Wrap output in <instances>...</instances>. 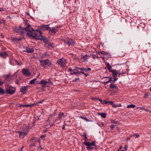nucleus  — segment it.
I'll use <instances>...</instances> for the list:
<instances>
[{
  "mask_svg": "<svg viewBox=\"0 0 151 151\" xmlns=\"http://www.w3.org/2000/svg\"><path fill=\"white\" fill-rule=\"evenodd\" d=\"M143 25L144 26V27H142L141 26V25H139V26H137V27L139 29L142 28L143 30L144 28V27L145 26L144 24H143Z\"/></svg>",
  "mask_w": 151,
  "mask_h": 151,
  "instance_id": "c9c22d12",
  "label": "nucleus"
},
{
  "mask_svg": "<svg viewBox=\"0 0 151 151\" xmlns=\"http://www.w3.org/2000/svg\"><path fill=\"white\" fill-rule=\"evenodd\" d=\"M13 29L14 32L19 34V31L20 30V26L19 27H14Z\"/></svg>",
  "mask_w": 151,
  "mask_h": 151,
  "instance_id": "6ab92c4d",
  "label": "nucleus"
},
{
  "mask_svg": "<svg viewBox=\"0 0 151 151\" xmlns=\"http://www.w3.org/2000/svg\"><path fill=\"white\" fill-rule=\"evenodd\" d=\"M5 80L6 81H9L10 78L11 77V75L9 74L5 76Z\"/></svg>",
  "mask_w": 151,
  "mask_h": 151,
  "instance_id": "a878e982",
  "label": "nucleus"
},
{
  "mask_svg": "<svg viewBox=\"0 0 151 151\" xmlns=\"http://www.w3.org/2000/svg\"><path fill=\"white\" fill-rule=\"evenodd\" d=\"M117 79H118L117 78H116V77H114V80H113V81L114 82H115V81H117Z\"/></svg>",
  "mask_w": 151,
  "mask_h": 151,
  "instance_id": "bf43d9fd",
  "label": "nucleus"
},
{
  "mask_svg": "<svg viewBox=\"0 0 151 151\" xmlns=\"http://www.w3.org/2000/svg\"><path fill=\"white\" fill-rule=\"evenodd\" d=\"M112 107L114 108H116V107H118V106L117 105L115 104L114 103V102H113V104H112Z\"/></svg>",
  "mask_w": 151,
  "mask_h": 151,
  "instance_id": "a19ab883",
  "label": "nucleus"
},
{
  "mask_svg": "<svg viewBox=\"0 0 151 151\" xmlns=\"http://www.w3.org/2000/svg\"><path fill=\"white\" fill-rule=\"evenodd\" d=\"M81 71H85L86 72V68H81Z\"/></svg>",
  "mask_w": 151,
  "mask_h": 151,
  "instance_id": "c03bdc74",
  "label": "nucleus"
},
{
  "mask_svg": "<svg viewBox=\"0 0 151 151\" xmlns=\"http://www.w3.org/2000/svg\"><path fill=\"white\" fill-rule=\"evenodd\" d=\"M100 53L102 55H106L108 54V52H105V51H100Z\"/></svg>",
  "mask_w": 151,
  "mask_h": 151,
  "instance_id": "f704fd0d",
  "label": "nucleus"
},
{
  "mask_svg": "<svg viewBox=\"0 0 151 151\" xmlns=\"http://www.w3.org/2000/svg\"><path fill=\"white\" fill-rule=\"evenodd\" d=\"M25 24L27 25V27H25L27 28L29 31V32L26 34L27 36L32 37L36 40H43L45 42V45L46 46L47 44L48 40L42 36V32L39 29L36 30V31L38 32L40 34V35L39 36H38L36 33L32 32V31L34 32L35 30L31 27V25L28 22V21L27 20L25 21Z\"/></svg>",
  "mask_w": 151,
  "mask_h": 151,
  "instance_id": "f257e3e1",
  "label": "nucleus"
},
{
  "mask_svg": "<svg viewBox=\"0 0 151 151\" xmlns=\"http://www.w3.org/2000/svg\"><path fill=\"white\" fill-rule=\"evenodd\" d=\"M81 73L80 72L78 71H76V72H71L70 73L71 75H77V74H80Z\"/></svg>",
  "mask_w": 151,
  "mask_h": 151,
  "instance_id": "393cba45",
  "label": "nucleus"
},
{
  "mask_svg": "<svg viewBox=\"0 0 151 151\" xmlns=\"http://www.w3.org/2000/svg\"><path fill=\"white\" fill-rule=\"evenodd\" d=\"M75 68H76V69H77V71H78V70H81V68H79V67H77V66L75 67Z\"/></svg>",
  "mask_w": 151,
  "mask_h": 151,
  "instance_id": "864d4df0",
  "label": "nucleus"
},
{
  "mask_svg": "<svg viewBox=\"0 0 151 151\" xmlns=\"http://www.w3.org/2000/svg\"><path fill=\"white\" fill-rule=\"evenodd\" d=\"M113 101H109V103L110 104L112 105V104H113Z\"/></svg>",
  "mask_w": 151,
  "mask_h": 151,
  "instance_id": "69168bd1",
  "label": "nucleus"
},
{
  "mask_svg": "<svg viewBox=\"0 0 151 151\" xmlns=\"http://www.w3.org/2000/svg\"><path fill=\"white\" fill-rule=\"evenodd\" d=\"M36 80V78H35L31 80L30 81L29 83L31 84H32L35 83V81Z\"/></svg>",
  "mask_w": 151,
  "mask_h": 151,
  "instance_id": "72a5a7b5",
  "label": "nucleus"
},
{
  "mask_svg": "<svg viewBox=\"0 0 151 151\" xmlns=\"http://www.w3.org/2000/svg\"><path fill=\"white\" fill-rule=\"evenodd\" d=\"M16 90L15 88L12 87H6V92L8 94H14Z\"/></svg>",
  "mask_w": 151,
  "mask_h": 151,
  "instance_id": "39448f33",
  "label": "nucleus"
},
{
  "mask_svg": "<svg viewBox=\"0 0 151 151\" xmlns=\"http://www.w3.org/2000/svg\"><path fill=\"white\" fill-rule=\"evenodd\" d=\"M56 63L58 64L61 67L63 68L65 67L66 65V61L65 58H62L59 59Z\"/></svg>",
  "mask_w": 151,
  "mask_h": 151,
  "instance_id": "20e7f679",
  "label": "nucleus"
},
{
  "mask_svg": "<svg viewBox=\"0 0 151 151\" xmlns=\"http://www.w3.org/2000/svg\"><path fill=\"white\" fill-rule=\"evenodd\" d=\"M8 56V53L6 52H0V57L4 58H6Z\"/></svg>",
  "mask_w": 151,
  "mask_h": 151,
  "instance_id": "ddd939ff",
  "label": "nucleus"
},
{
  "mask_svg": "<svg viewBox=\"0 0 151 151\" xmlns=\"http://www.w3.org/2000/svg\"><path fill=\"white\" fill-rule=\"evenodd\" d=\"M4 90L1 88H0V94H4L5 93Z\"/></svg>",
  "mask_w": 151,
  "mask_h": 151,
  "instance_id": "c756f323",
  "label": "nucleus"
},
{
  "mask_svg": "<svg viewBox=\"0 0 151 151\" xmlns=\"http://www.w3.org/2000/svg\"><path fill=\"white\" fill-rule=\"evenodd\" d=\"M81 58L82 59H83L84 60H86L88 58V56L87 55H85L82 56L81 57Z\"/></svg>",
  "mask_w": 151,
  "mask_h": 151,
  "instance_id": "7c9ffc66",
  "label": "nucleus"
},
{
  "mask_svg": "<svg viewBox=\"0 0 151 151\" xmlns=\"http://www.w3.org/2000/svg\"><path fill=\"white\" fill-rule=\"evenodd\" d=\"M98 99L99 100V101H100V102L102 103V104H103V102H104V100H102L101 99H99L98 98Z\"/></svg>",
  "mask_w": 151,
  "mask_h": 151,
  "instance_id": "4d7b16f0",
  "label": "nucleus"
},
{
  "mask_svg": "<svg viewBox=\"0 0 151 151\" xmlns=\"http://www.w3.org/2000/svg\"><path fill=\"white\" fill-rule=\"evenodd\" d=\"M99 115H100L102 118H105L106 117V114L105 113H98Z\"/></svg>",
  "mask_w": 151,
  "mask_h": 151,
  "instance_id": "412c9836",
  "label": "nucleus"
},
{
  "mask_svg": "<svg viewBox=\"0 0 151 151\" xmlns=\"http://www.w3.org/2000/svg\"><path fill=\"white\" fill-rule=\"evenodd\" d=\"M91 55L92 56V58L93 59H95L96 58H99V57L98 56V55H94V54H92Z\"/></svg>",
  "mask_w": 151,
  "mask_h": 151,
  "instance_id": "4c0bfd02",
  "label": "nucleus"
},
{
  "mask_svg": "<svg viewBox=\"0 0 151 151\" xmlns=\"http://www.w3.org/2000/svg\"><path fill=\"white\" fill-rule=\"evenodd\" d=\"M132 136V135H131L129 137H128L126 139V141H129L130 139V137Z\"/></svg>",
  "mask_w": 151,
  "mask_h": 151,
  "instance_id": "603ef678",
  "label": "nucleus"
},
{
  "mask_svg": "<svg viewBox=\"0 0 151 151\" xmlns=\"http://www.w3.org/2000/svg\"><path fill=\"white\" fill-rule=\"evenodd\" d=\"M37 137H33L31 139H30V141L31 142H32V141L33 140H35L36 141H37Z\"/></svg>",
  "mask_w": 151,
  "mask_h": 151,
  "instance_id": "2f4dec72",
  "label": "nucleus"
},
{
  "mask_svg": "<svg viewBox=\"0 0 151 151\" xmlns=\"http://www.w3.org/2000/svg\"><path fill=\"white\" fill-rule=\"evenodd\" d=\"M4 9L3 7H1L0 8V12L4 11Z\"/></svg>",
  "mask_w": 151,
  "mask_h": 151,
  "instance_id": "052dcab7",
  "label": "nucleus"
},
{
  "mask_svg": "<svg viewBox=\"0 0 151 151\" xmlns=\"http://www.w3.org/2000/svg\"><path fill=\"white\" fill-rule=\"evenodd\" d=\"M57 112V109L55 110L53 112V115H55V114H56Z\"/></svg>",
  "mask_w": 151,
  "mask_h": 151,
  "instance_id": "09e8293b",
  "label": "nucleus"
},
{
  "mask_svg": "<svg viewBox=\"0 0 151 151\" xmlns=\"http://www.w3.org/2000/svg\"><path fill=\"white\" fill-rule=\"evenodd\" d=\"M44 100H40V101L37 102V103H35V105L37 104H39L42 103L44 102Z\"/></svg>",
  "mask_w": 151,
  "mask_h": 151,
  "instance_id": "58836bf2",
  "label": "nucleus"
},
{
  "mask_svg": "<svg viewBox=\"0 0 151 151\" xmlns=\"http://www.w3.org/2000/svg\"><path fill=\"white\" fill-rule=\"evenodd\" d=\"M58 26L50 28L49 29V32L51 35H53L58 31Z\"/></svg>",
  "mask_w": 151,
  "mask_h": 151,
  "instance_id": "423d86ee",
  "label": "nucleus"
},
{
  "mask_svg": "<svg viewBox=\"0 0 151 151\" xmlns=\"http://www.w3.org/2000/svg\"><path fill=\"white\" fill-rule=\"evenodd\" d=\"M40 62L41 65L43 67H45L47 65H48L49 67H50L52 63L48 59L40 60Z\"/></svg>",
  "mask_w": 151,
  "mask_h": 151,
  "instance_id": "f03ea898",
  "label": "nucleus"
},
{
  "mask_svg": "<svg viewBox=\"0 0 151 151\" xmlns=\"http://www.w3.org/2000/svg\"><path fill=\"white\" fill-rule=\"evenodd\" d=\"M48 56H49V55L47 54V53H45L42 54L40 55V57L41 58H46Z\"/></svg>",
  "mask_w": 151,
  "mask_h": 151,
  "instance_id": "4be33fe9",
  "label": "nucleus"
},
{
  "mask_svg": "<svg viewBox=\"0 0 151 151\" xmlns=\"http://www.w3.org/2000/svg\"><path fill=\"white\" fill-rule=\"evenodd\" d=\"M20 29L19 34H23L25 33V30H26L27 32H29V31L28 30L27 28L25 27H23L21 26H20Z\"/></svg>",
  "mask_w": 151,
  "mask_h": 151,
  "instance_id": "9b49d317",
  "label": "nucleus"
},
{
  "mask_svg": "<svg viewBox=\"0 0 151 151\" xmlns=\"http://www.w3.org/2000/svg\"><path fill=\"white\" fill-rule=\"evenodd\" d=\"M47 47H49V49L53 48L52 44V43H49L48 46H47Z\"/></svg>",
  "mask_w": 151,
  "mask_h": 151,
  "instance_id": "e433bc0d",
  "label": "nucleus"
},
{
  "mask_svg": "<svg viewBox=\"0 0 151 151\" xmlns=\"http://www.w3.org/2000/svg\"><path fill=\"white\" fill-rule=\"evenodd\" d=\"M109 103V101H107L105 100H104L103 104H107V103Z\"/></svg>",
  "mask_w": 151,
  "mask_h": 151,
  "instance_id": "5fc2aeb1",
  "label": "nucleus"
},
{
  "mask_svg": "<svg viewBox=\"0 0 151 151\" xmlns=\"http://www.w3.org/2000/svg\"><path fill=\"white\" fill-rule=\"evenodd\" d=\"M91 99L93 100H96V99H98V98H97L96 97H92L91 98Z\"/></svg>",
  "mask_w": 151,
  "mask_h": 151,
  "instance_id": "338daca9",
  "label": "nucleus"
},
{
  "mask_svg": "<svg viewBox=\"0 0 151 151\" xmlns=\"http://www.w3.org/2000/svg\"><path fill=\"white\" fill-rule=\"evenodd\" d=\"M83 136L84 137L83 139L86 141L87 142L88 139V138L87 137V134L85 133H84L83 134Z\"/></svg>",
  "mask_w": 151,
  "mask_h": 151,
  "instance_id": "b1692460",
  "label": "nucleus"
},
{
  "mask_svg": "<svg viewBox=\"0 0 151 151\" xmlns=\"http://www.w3.org/2000/svg\"><path fill=\"white\" fill-rule=\"evenodd\" d=\"M48 83L49 82L45 81V80H42L40 81L39 83L42 85V87L45 88L46 87V84Z\"/></svg>",
  "mask_w": 151,
  "mask_h": 151,
  "instance_id": "dca6fc26",
  "label": "nucleus"
},
{
  "mask_svg": "<svg viewBox=\"0 0 151 151\" xmlns=\"http://www.w3.org/2000/svg\"><path fill=\"white\" fill-rule=\"evenodd\" d=\"M148 96V93H145V95L144 96V98H147Z\"/></svg>",
  "mask_w": 151,
  "mask_h": 151,
  "instance_id": "49530a36",
  "label": "nucleus"
},
{
  "mask_svg": "<svg viewBox=\"0 0 151 151\" xmlns=\"http://www.w3.org/2000/svg\"><path fill=\"white\" fill-rule=\"evenodd\" d=\"M68 72L70 71L71 72H73V70L71 69V68H69L68 70Z\"/></svg>",
  "mask_w": 151,
  "mask_h": 151,
  "instance_id": "8fccbe9b",
  "label": "nucleus"
},
{
  "mask_svg": "<svg viewBox=\"0 0 151 151\" xmlns=\"http://www.w3.org/2000/svg\"><path fill=\"white\" fill-rule=\"evenodd\" d=\"M105 64L106 66L107 67V69L109 71L111 69V65H110L109 63L106 62L105 63Z\"/></svg>",
  "mask_w": 151,
  "mask_h": 151,
  "instance_id": "5701e85b",
  "label": "nucleus"
},
{
  "mask_svg": "<svg viewBox=\"0 0 151 151\" xmlns=\"http://www.w3.org/2000/svg\"><path fill=\"white\" fill-rule=\"evenodd\" d=\"M110 88L115 89L116 90L118 89V88L117 86L113 83H111L110 84Z\"/></svg>",
  "mask_w": 151,
  "mask_h": 151,
  "instance_id": "a211bd4d",
  "label": "nucleus"
},
{
  "mask_svg": "<svg viewBox=\"0 0 151 151\" xmlns=\"http://www.w3.org/2000/svg\"><path fill=\"white\" fill-rule=\"evenodd\" d=\"M65 42L69 45L73 46L74 44V42L73 39H70L66 40H65Z\"/></svg>",
  "mask_w": 151,
  "mask_h": 151,
  "instance_id": "6e6552de",
  "label": "nucleus"
},
{
  "mask_svg": "<svg viewBox=\"0 0 151 151\" xmlns=\"http://www.w3.org/2000/svg\"><path fill=\"white\" fill-rule=\"evenodd\" d=\"M63 116L64 117L63 113V112H60L58 115V117L54 120V121L55 122H56L57 121L60 119Z\"/></svg>",
  "mask_w": 151,
  "mask_h": 151,
  "instance_id": "2eb2a0df",
  "label": "nucleus"
},
{
  "mask_svg": "<svg viewBox=\"0 0 151 151\" xmlns=\"http://www.w3.org/2000/svg\"><path fill=\"white\" fill-rule=\"evenodd\" d=\"M34 105H35V104H27V105H25V107H32Z\"/></svg>",
  "mask_w": 151,
  "mask_h": 151,
  "instance_id": "473e14b6",
  "label": "nucleus"
},
{
  "mask_svg": "<svg viewBox=\"0 0 151 151\" xmlns=\"http://www.w3.org/2000/svg\"><path fill=\"white\" fill-rule=\"evenodd\" d=\"M115 127V125L114 124H112L111 125L110 127L111 129H113Z\"/></svg>",
  "mask_w": 151,
  "mask_h": 151,
  "instance_id": "a18cd8bd",
  "label": "nucleus"
},
{
  "mask_svg": "<svg viewBox=\"0 0 151 151\" xmlns=\"http://www.w3.org/2000/svg\"><path fill=\"white\" fill-rule=\"evenodd\" d=\"M109 78V80L108 81H109L110 82H111V81H112V80L111 79L112 78L111 77H104V78Z\"/></svg>",
  "mask_w": 151,
  "mask_h": 151,
  "instance_id": "79ce46f5",
  "label": "nucleus"
},
{
  "mask_svg": "<svg viewBox=\"0 0 151 151\" xmlns=\"http://www.w3.org/2000/svg\"><path fill=\"white\" fill-rule=\"evenodd\" d=\"M79 118H81L82 119H83L84 120L86 121V122H89L90 121L88 120L87 118L84 117L83 116H81L79 117Z\"/></svg>",
  "mask_w": 151,
  "mask_h": 151,
  "instance_id": "cd10ccee",
  "label": "nucleus"
},
{
  "mask_svg": "<svg viewBox=\"0 0 151 151\" xmlns=\"http://www.w3.org/2000/svg\"><path fill=\"white\" fill-rule=\"evenodd\" d=\"M133 136H135L136 138H138L139 136V135L138 134H134Z\"/></svg>",
  "mask_w": 151,
  "mask_h": 151,
  "instance_id": "3c124183",
  "label": "nucleus"
},
{
  "mask_svg": "<svg viewBox=\"0 0 151 151\" xmlns=\"http://www.w3.org/2000/svg\"><path fill=\"white\" fill-rule=\"evenodd\" d=\"M4 83V82L2 81L1 80H0V85H3Z\"/></svg>",
  "mask_w": 151,
  "mask_h": 151,
  "instance_id": "0e129e2a",
  "label": "nucleus"
},
{
  "mask_svg": "<svg viewBox=\"0 0 151 151\" xmlns=\"http://www.w3.org/2000/svg\"><path fill=\"white\" fill-rule=\"evenodd\" d=\"M43 27L44 28L45 30H49V29L50 28L49 27V25H44Z\"/></svg>",
  "mask_w": 151,
  "mask_h": 151,
  "instance_id": "c85d7f7f",
  "label": "nucleus"
},
{
  "mask_svg": "<svg viewBox=\"0 0 151 151\" xmlns=\"http://www.w3.org/2000/svg\"><path fill=\"white\" fill-rule=\"evenodd\" d=\"M21 40H22L21 38H15L14 37H12L11 38L12 40V41H14V42H16V41H20Z\"/></svg>",
  "mask_w": 151,
  "mask_h": 151,
  "instance_id": "aec40b11",
  "label": "nucleus"
},
{
  "mask_svg": "<svg viewBox=\"0 0 151 151\" xmlns=\"http://www.w3.org/2000/svg\"><path fill=\"white\" fill-rule=\"evenodd\" d=\"M109 82H110L109 81H104V82H103V83L104 84H106L107 83H109Z\"/></svg>",
  "mask_w": 151,
  "mask_h": 151,
  "instance_id": "6e6d98bb",
  "label": "nucleus"
},
{
  "mask_svg": "<svg viewBox=\"0 0 151 151\" xmlns=\"http://www.w3.org/2000/svg\"><path fill=\"white\" fill-rule=\"evenodd\" d=\"M34 51V49L33 48H29L28 47H26V51H23L24 52H27V53H32Z\"/></svg>",
  "mask_w": 151,
  "mask_h": 151,
  "instance_id": "f3484780",
  "label": "nucleus"
},
{
  "mask_svg": "<svg viewBox=\"0 0 151 151\" xmlns=\"http://www.w3.org/2000/svg\"><path fill=\"white\" fill-rule=\"evenodd\" d=\"M135 107H136V106L135 105L133 104H132L131 105H128L127 106V108H134Z\"/></svg>",
  "mask_w": 151,
  "mask_h": 151,
  "instance_id": "bb28decb",
  "label": "nucleus"
},
{
  "mask_svg": "<svg viewBox=\"0 0 151 151\" xmlns=\"http://www.w3.org/2000/svg\"><path fill=\"white\" fill-rule=\"evenodd\" d=\"M139 108L141 110H145L146 111H147V110H145V108L143 107H139Z\"/></svg>",
  "mask_w": 151,
  "mask_h": 151,
  "instance_id": "13d9d810",
  "label": "nucleus"
},
{
  "mask_svg": "<svg viewBox=\"0 0 151 151\" xmlns=\"http://www.w3.org/2000/svg\"><path fill=\"white\" fill-rule=\"evenodd\" d=\"M22 73L26 76H29L31 75V73L29 70L26 69H24L22 70Z\"/></svg>",
  "mask_w": 151,
  "mask_h": 151,
  "instance_id": "1a4fd4ad",
  "label": "nucleus"
},
{
  "mask_svg": "<svg viewBox=\"0 0 151 151\" xmlns=\"http://www.w3.org/2000/svg\"><path fill=\"white\" fill-rule=\"evenodd\" d=\"M125 73H126V72H123L122 73H118V74H119V75L120 76L121 75H122V74H124Z\"/></svg>",
  "mask_w": 151,
  "mask_h": 151,
  "instance_id": "e2e57ef3",
  "label": "nucleus"
},
{
  "mask_svg": "<svg viewBox=\"0 0 151 151\" xmlns=\"http://www.w3.org/2000/svg\"><path fill=\"white\" fill-rule=\"evenodd\" d=\"M35 146V145L33 143H31L30 144V147L33 146Z\"/></svg>",
  "mask_w": 151,
  "mask_h": 151,
  "instance_id": "774afa93",
  "label": "nucleus"
},
{
  "mask_svg": "<svg viewBox=\"0 0 151 151\" xmlns=\"http://www.w3.org/2000/svg\"><path fill=\"white\" fill-rule=\"evenodd\" d=\"M80 80V78L79 77H78L77 78H76L74 80H73V81L74 82H77V81L78 80Z\"/></svg>",
  "mask_w": 151,
  "mask_h": 151,
  "instance_id": "37998d69",
  "label": "nucleus"
},
{
  "mask_svg": "<svg viewBox=\"0 0 151 151\" xmlns=\"http://www.w3.org/2000/svg\"><path fill=\"white\" fill-rule=\"evenodd\" d=\"M80 73H82V74H83L86 77H87L89 75V74H88L85 73L83 71H81L80 72Z\"/></svg>",
  "mask_w": 151,
  "mask_h": 151,
  "instance_id": "ea45409f",
  "label": "nucleus"
},
{
  "mask_svg": "<svg viewBox=\"0 0 151 151\" xmlns=\"http://www.w3.org/2000/svg\"><path fill=\"white\" fill-rule=\"evenodd\" d=\"M109 72H111L113 76L114 77H117V75L118 73V72L116 71V70L111 69L109 71Z\"/></svg>",
  "mask_w": 151,
  "mask_h": 151,
  "instance_id": "4468645a",
  "label": "nucleus"
},
{
  "mask_svg": "<svg viewBox=\"0 0 151 151\" xmlns=\"http://www.w3.org/2000/svg\"><path fill=\"white\" fill-rule=\"evenodd\" d=\"M26 128H27V130L26 132H24V131L23 132H21L20 131L18 132L19 133V137L21 138H24L28 132L29 130L28 128L27 127Z\"/></svg>",
  "mask_w": 151,
  "mask_h": 151,
  "instance_id": "0eeeda50",
  "label": "nucleus"
},
{
  "mask_svg": "<svg viewBox=\"0 0 151 151\" xmlns=\"http://www.w3.org/2000/svg\"><path fill=\"white\" fill-rule=\"evenodd\" d=\"M91 69L90 68H88L87 69L86 68V72L91 71Z\"/></svg>",
  "mask_w": 151,
  "mask_h": 151,
  "instance_id": "680f3d73",
  "label": "nucleus"
},
{
  "mask_svg": "<svg viewBox=\"0 0 151 151\" xmlns=\"http://www.w3.org/2000/svg\"><path fill=\"white\" fill-rule=\"evenodd\" d=\"M83 144L87 146L86 148L88 151L91 150L93 149V147H92V146L95 145V142L94 141H93L91 143L88 142H84Z\"/></svg>",
  "mask_w": 151,
  "mask_h": 151,
  "instance_id": "7ed1b4c3",
  "label": "nucleus"
},
{
  "mask_svg": "<svg viewBox=\"0 0 151 151\" xmlns=\"http://www.w3.org/2000/svg\"><path fill=\"white\" fill-rule=\"evenodd\" d=\"M28 87V86H22L20 89L21 92L23 94H25L28 90L27 88Z\"/></svg>",
  "mask_w": 151,
  "mask_h": 151,
  "instance_id": "9d476101",
  "label": "nucleus"
},
{
  "mask_svg": "<svg viewBox=\"0 0 151 151\" xmlns=\"http://www.w3.org/2000/svg\"><path fill=\"white\" fill-rule=\"evenodd\" d=\"M18 106L20 107H25V105L19 104Z\"/></svg>",
  "mask_w": 151,
  "mask_h": 151,
  "instance_id": "de8ad7c7",
  "label": "nucleus"
},
{
  "mask_svg": "<svg viewBox=\"0 0 151 151\" xmlns=\"http://www.w3.org/2000/svg\"><path fill=\"white\" fill-rule=\"evenodd\" d=\"M10 64L13 65L18 64L19 65V63L16 60L14 59H12L10 60Z\"/></svg>",
  "mask_w": 151,
  "mask_h": 151,
  "instance_id": "f8f14e48",
  "label": "nucleus"
}]
</instances>
